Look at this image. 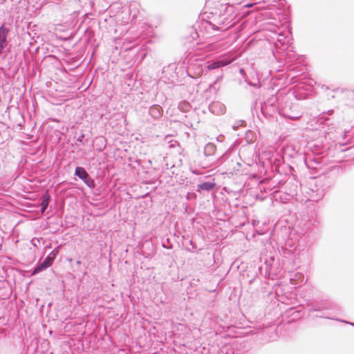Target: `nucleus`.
Listing matches in <instances>:
<instances>
[{
  "label": "nucleus",
  "mask_w": 354,
  "mask_h": 354,
  "mask_svg": "<svg viewBox=\"0 0 354 354\" xmlns=\"http://www.w3.org/2000/svg\"><path fill=\"white\" fill-rule=\"evenodd\" d=\"M9 30L8 28L4 26H1L0 28V54L1 53L2 50L6 46V37L8 35Z\"/></svg>",
  "instance_id": "1"
},
{
  "label": "nucleus",
  "mask_w": 354,
  "mask_h": 354,
  "mask_svg": "<svg viewBox=\"0 0 354 354\" xmlns=\"http://www.w3.org/2000/svg\"><path fill=\"white\" fill-rule=\"evenodd\" d=\"M231 62H232V60H219V61L208 62L207 65V68L208 70L216 69L219 67L226 66V65L230 64Z\"/></svg>",
  "instance_id": "2"
},
{
  "label": "nucleus",
  "mask_w": 354,
  "mask_h": 354,
  "mask_svg": "<svg viewBox=\"0 0 354 354\" xmlns=\"http://www.w3.org/2000/svg\"><path fill=\"white\" fill-rule=\"evenodd\" d=\"M75 175L77 176L80 178L84 180V182L88 185V186H91L90 185V183H88V180H89V178H88V174H87V172L86 171V170L84 169V168L83 167H77L76 169H75Z\"/></svg>",
  "instance_id": "3"
},
{
  "label": "nucleus",
  "mask_w": 354,
  "mask_h": 354,
  "mask_svg": "<svg viewBox=\"0 0 354 354\" xmlns=\"http://www.w3.org/2000/svg\"><path fill=\"white\" fill-rule=\"evenodd\" d=\"M51 259L49 257H48L43 261L42 263H41L39 266L35 268L33 274H36L37 272H41L42 270L46 269V268L49 267L51 265Z\"/></svg>",
  "instance_id": "4"
},
{
  "label": "nucleus",
  "mask_w": 354,
  "mask_h": 354,
  "mask_svg": "<svg viewBox=\"0 0 354 354\" xmlns=\"http://www.w3.org/2000/svg\"><path fill=\"white\" fill-rule=\"evenodd\" d=\"M215 184L209 182L203 183L198 185L199 189L201 190H211L214 187Z\"/></svg>",
  "instance_id": "5"
},
{
  "label": "nucleus",
  "mask_w": 354,
  "mask_h": 354,
  "mask_svg": "<svg viewBox=\"0 0 354 354\" xmlns=\"http://www.w3.org/2000/svg\"><path fill=\"white\" fill-rule=\"evenodd\" d=\"M49 196L48 194L44 196V199L41 203V211L44 212L48 205Z\"/></svg>",
  "instance_id": "6"
},
{
  "label": "nucleus",
  "mask_w": 354,
  "mask_h": 354,
  "mask_svg": "<svg viewBox=\"0 0 354 354\" xmlns=\"http://www.w3.org/2000/svg\"><path fill=\"white\" fill-rule=\"evenodd\" d=\"M208 149H211L212 152H214L216 149L215 146L211 143L206 145L205 150H207Z\"/></svg>",
  "instance_id": "7"
},
{
  "label": "nucleus",
  "mask_w": 354,
  "mask_h": 354,
  "mask_svg": "<svg viewBox=\"0 0 354 354\" xmlns=\"http://www.w3.org/2000/svg\"><path fill=\"white\" fill-rule=\"evenodd\" d=\"M290 117H291V118H299V116H292V115H290Z\"/></svg>",
  "instance_id": "8"
}]
</instances>
